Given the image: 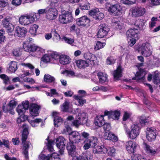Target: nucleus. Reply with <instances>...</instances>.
Segmentation results:
<instances>
[{"mask_svg": "<svg viewBox=\"0 0 160 160\" xmlns=\"http://www.w3.org/2000/svg\"><path fill=\"white\" fill-rule=\"evenodd\" d=\"M23 48L25 51L27 52H39V55H41L44 52V49L42 48L36 46L34 44H32L30 41H25L23 42Z\"/></svg>", "mask_w": 160, "mask_h": 160, "instance_id": "nucleus-1", "label": "nucleus"}, {"mask_svg": "<svg viewBox=\"0 0 160 160\" xmlns=\"http://www.w3.org/2000/svg\"><path fill=\"white\" fill-rule=\"evenodd\" d=\"M12 18L9 16H7L2 21V25L3 27L6 28L7 32L8 33L10 36L13 35L12 33L14 30V26L12 23Z\"/></svg>", "mask_w": 160, "mask_h": 160, "instance_id": "nucleus-2", "label": "nucleus"}, {"mask_svg": "<svg viewBox=\"0 0 160 160\" xmlns=\"http://www.w3.org/2000/svg\"><path fill=\"white\" fill-rule=\"evenodd\" d=\"M58 19L60 23L66 24L72 22L73 18L71 13L65 11L59 15Z\"/></svg>", "mask_w": 160, "mask_h": 160, "instance_id": "nucleus-3", "label": "nucleus"}, {"mask_svg": "<svg viewBox=\"0 0 160 160\" xmlns=\"http://www.w3.org/2000/svg\"><path fill=\"white\" fill-rule=\"evenodd\" d=\"M140 129V128L137 124L132 125L131 127L130 131H128L126 127L125 128L127 134L131 139H135L139 135Z\"/></svg>", "mask_w": 160, "mask_h": 160, "instance_id": "nucleus-4", "label": "nucleus"}, {"mask_svg": "<svg viewBox=\"0 0 160 160\" xmlns=\"http://www.w3.org/2000/svg\"><path fill=\"white\" fill-rule=\"evenodd\" d=\"M34 14L22 15L19 18V22L22 25L26 26L32 23L35 21Z\"/></svg>", "mask_w": 160, "mask_h": 160, "instance_id": "nucleus-5", "label": "nucleus"}, {"mask_svg": "<svg viewBox=\"0 0 160 160\" xmlns=\"http://www.w3.org/2000/svg\"><path fill=\"white\" fill-rule=\"evenodd\" d=\"M16 110L18 114L20 115L19 117L17 119V122L18 126H20L21 124L28 119V116L24 114L25 110L23 108V106L21 105H18L16 108Z\"/></svg>", "mask_w": 160, "mask_h": 160, "instance_id": "nucleus-6", "label": "nucleus"}, {"mask_svg": "<svg viewBox=\"0 0 160 160\" xmlns=\"http://www.w3.org/2000/svg\"><path fill=\"white\" fill-rule=\"evenodd\" d=\"M139 50L142 55L148 57L152 54V48L149 43L146 42L142 44L139 48Z\"/></svg>", "mask_w": 160, "mask_h": 160, "instance_id": "nucleus-7", "label": "nucleus"}, {"mask_svg": "<svg viewBox=\"0 0 160 160\" xmlns=\"http://www.w3.org/2000/svg\"><path fill=\"white\" fill-rule=\"evenodd\" d=\"M87 121V114L84 112L79 113L77 119L72 122V124L78 127L79 125L85 123Z\"/></svg>", "mask_w": 160, "mask_h": 160, "instance_id": "nucleus-8", "label": "nucleus"}, {"mask_svg": "<svg viewBox=\"0 0 160 160\" xmlns=\"http://www.w3.org/2000/svg\"><path fill=\"white\" fill-rule=\"evenodd\" d=\"M132 16L138 17L143 16L146 12L145 8L143 7H136L131 9Z\"/></svg>", "mask_w": 160, "mask_h": 160, "instance_id": "nucleus-9", "label": "nucleus"}, {"mask_svg": "<svg viewBox=\"0 0 160 160\" xmlns=\"http://www.w3.org/2000/svg\"><path fill=\"white\" fill-rule=\"evenodd\" d=\"M109 31V28L108 26L105 24L100 25L98 28V37L100 38H103L107 35Z\"/></svg>", "mask_w": 160, "mask_h": 160, "instance_id": "nucleus-10", "label": "nucleus"}, {"mask_svg": "<svg viewBox=\"0 0 160 160\" xmlns=\"http://www.w3.org/2000/svg\"><path fill=\"white\" fill-rule=\"evenodd\" d=\"M57 7H52L48 9L46 18L49 20L55 19L57 17L58 11L56 9Z\"/></svg>", "mask_w": 160, "mask_h": 160, "instance_id": "nucleus-11", "label": "nucleus"}, {"mask_svg": "<svg viewBox=\"0 0 160 160\" xmlns=\"http://www.w3.org/2000/svg\"><path fill=\"white\" fill-rule=\"evenodd\" d=\"M146 138L150 142L154 141L156 137V129L153 128L148 127L146 129Z\"/></svg>", "mask_w": 160, "mask_h": 160, "instance_id": "nucleus-12", "label": "nucleus"}, {"mask_svg": "<svg viewBox=\"0 0 160 160\" xmlns=\"http://www.w3.org/2000/svg\"><path fill=\"white\" fill-rule=\"evenodd\" d=\"M89 14L96 20H101L104 17V14L96 8L89 11Z\"/></svg>", "mask_w": 160, "mask_h": 160, "instance_id": "nucleus-13", "label": "nucleus"}, {"mask_svg": "<svg viewBox=\"0 0 160 160\" xmlns=\"http://www.w3.org/2000/svg\"><path fill=\"white\" fill-rule=\"evenodd\" d=\"M66 143V140L62 137H59L56 139V144L57 148L60 149L59 151L61 154H63V150L65 148Z\"/></svg>", "mask_w": 160, "mask_h": 160, "instance_id": "nucleus-14", "label": "nucleus"}, {"mask_svg": "<svg viewBox=\"0 0 160 160\" xmlns=\"http://www.w3.org/2000/svg\"><path fill=\"white\" fill-rule=\"evenodd\" d=\"M138 30L135 28H130L126 32V36L130 40H136L138 39Z\"/></svg>", "mask_w": 160, "mask_h": 160, "instance_id": "nucleus-15", "label": "nucleus"}, {"mask_svg": "<svg viewBox=\"0 0 160 160\" xmlns=\"http://www.w3.org/2000/svg\"><path fill=\"white\" fill-rule=\"evenodd\" d=\"M108 10L109 12L114 13L115 14L117 15H121L122 12V7L118 4L111 5L109 7Z\"/></svg>", "mask_w": 160, "mask_h": 160, "instance_id": "nucleus-16", "label": "nucleus"}, {"mask_svg": "<svg viewBox=\"0 0 160 160\" xmlns=\"http://www.w3.org/2000/svg\"><path fill=\"white\" fill-rule=\"evenodd\" d=\"M90 20L86 16H84L77 19L76 23L78 26L85 27L89 26Z\"/></svg>", "mask_w": 160, "mask_h": 160, "instance_id": "nucleus-17", "label": "nucleus"}, {"mask_svg": "<svg viewBox=\"0 0 160 160\" xmlns=\"http://www.w3.org/2000/svg\"><path fill=\"white\" fill-rule=\"evenodd\" d=\"M70 140L71 142L78 144L80 142L81 136L79 133L76 131H73L69 133Z\"/></svg>", "mask_w": 160, "mask_h": 160, "instance_id": "nucleus-18", "label": "nucleus"}, {"mask_svg": "<svg viewBox=\"0 0 160 160\" xmlns=\"http://www.w3.org/2000/svg\"><path fill=\"white\" fill-rule=\"evenodd\" d=\"M83 56L88 64L93 65L95 64L97 58L94 55L90 53H87L84 54Z\"/></svg>", "mask_w": 160, "mask_h": 160, "instance_id": "nucleus-19", "label": "nucleus"}, {"mask_svg": "<svg viewBox=\"0 0 160 160\" xmlns=\"http://www.w3.org/2000/svg\"><path fill=\"white\" fill-rule=\"evenodd\" d=\"M137 144L136 142L129 141L126 143V147L128 153H133L136 149Z\"/></svg>", "mask_w": 160, "mask_h": 160, "instance_id": "nucleus-20", "label": "nucleus"}, {"mask_svg": "<svg viewBox=\"0 0 160 160\" xmlns=\"http://www.w3.org/2000/svg\"><path fill=\"white\" fill-rule=\"evenodd\" d=\"M52 115L54 118V124L55 127H58L63 123V120L58 116V113L56 112H53Z\"/></svg>", "mask_w": 160, "mask_h": 160, "instance_id": "nucleus-21", "label": "nucleus"}, {"mask_svg": "<svg viewBox=\"0 0 160 160\" xmlns=\"http://www.w3.org/2000/svg\"><path fill=\"white\" fill-rule=\"evenodd\" d=\"M105 115H108L109 118H112L114 119L118 120L120 116V112L119 111H105L104 112Z\"/></svg>", "mask_w": 160, "mask_h": 160, "instance_id": "nucleus-22", "label": "nucleus"}, {"mask_svg": "<svg viewBox=\"0 0 160 160\" xmlns=\"http://www.w3.org/2000/svg\"><path fill=\"white\" fill-rule=\"evenodd\" d=\"M143 147L146 152L151 155H154L157 153V149H154L147 143H143Z\"/></svg>", "mask_w": 160, "mask_h": 160, "instance_id": "nucleus-23", "label": "nucleus"}, {"mask_svg": "<svg viewBox=\"0 0 160 160\" xmlns=\"http://www.w3.org/2000/svg\"><path fill=\"white\" fill-rule=\"evenodd\" d=\"M40 108V107L37 104H32L29 108L30 113L32 116L34 117L38 116L39 114L38 110Z\"/></svg>", "mask_w": 160, "mask_h": 160, "instance_id": "nucleus-24", "label": "nucleus"}, {"mask_svg": "<svg viewBox=\"0 0 160 160\" xmlns=\"http://www.w3.org/2000/svg\"><path fill=\"white\" fill-rule=\"evenodd\" d=\"M27 32V29L24 27H17L16 28L15 34L18 37H24Z\"/></svg>", "mask_w": 160, "mask_h": 160, "instance_id": "nucleus-25", "label": "nucleus"}, {"mask_svg": "<svg viewBox=\"0 0 160 160\" xmlns=\"http://www.w3.org/2000/svg\"><path fill=\"white\" fill-rule=\"evenodd\" d=\"M73 143L74 142L70 141L67 143V146L68 153L71 156L74 155V153L76 148V146L74 145Z\"/></svg>", "mask_w": 160, "mask_h": 160, "instance_id": "nucleus-26", "label": "nucleus"}, {"mask_svg": "<svg viewBox=\"0 0 160 160\" xmlns=\"http://www.w3.org/2000/svg\"><path fill=\"white\" fill-rule=\"evenodd\" d=\"M20 126V127L21 126L23 129L22 134V142L23 143L24 142H26V140L27 139L28 134V128L27 126L24 123H23L22 126L21 125Z\"/></svg>", "mask_w": 160, "mask_h": 160, "instance_id": "nucleus-27", "label": "nucleus"}, {"mask_svg": "<svg viewBox=\"0 0 160 160\" xmlns=\"http://www.w3.org/2000/svg\"><path fill=\"white\" fill-rule=\"evenodd\" d=\"M71 60L69 57L65 55H61L59 57V62L61 64L63 65L69 63L71 62Z\"/></svg>", "mask_w": 160, "mask_h": 160, "instance_id": "nucleus-28", "label": "nucleus"}, {"mask_svg": "<svg viewBox=\"0 0 160 160\" xmlns=\"http://www.w3.org/2000/svg\"><path fill=\"white\" fill-rule=\"evenodd\" d=\"M23 145V153L26 158H28V150L31 143L29 141H27L22 143Z\"/></svg>", "mask_w": 160, "mask_h": 160, "instance_id": "nucleus-29", "label": "nucleus"}, {"mask_svg": "<svg viewBox=\"0 0 160 160\" xmlns=\"http://www.w3.org/2000/svg\"><path fill=\"white\" fill-rule=\"evenodd\" d=\"M122 72L121 67L119 66L117 68L116 70L114 71L113 73L114 79L115 80L119 79L120 78L122 77Z\"/></svg>", "mask_w": 160, "mask_h": 160, "instance_id": "nucleus-30", "label": "nucleus"}, {"mask_svg": "<svg viewBox=\"0 0 160 160\" xmlns=\"http://www.w3.org/2000/svg\"><path fill=\"white\" fill-rule=\"evenodd\" d=\"M94 123L96 125L101 127L105 123L103 116L99 115L97 116L95 118Z\"/></svg>", "mask_w": 160, "mask_h": 160, "instance_id": "nucleus-31", "label": "nucleus"}, {"mask_svg": "<svg viewBox=\"0 0 160 160\" xmlns=\"http://www.w3.org/2000/svg\"><path fill=\"white\" fill-rule=\"evenodd\" d=\"M18 69L17 62L12 61L9 63L8 72L10 73L15 72Z\"/></svg>", "mask_w": 160, "mask_h": 160, "instance_id": "nucleus-32", "label": "nucleus"}, {"mask_svg": "<svg viewBox=\"0 0 160 160\" xmlns=\"http://www.w3.org/2000/svg\"><path fill=\"white\" fill-rule=\"evenodd\" d=\"M98 138L92 136L89 138L87 139L88 142L91 146V147L93 148L96 147L98 144Z\"/></svg>", "mask_w": 160, "mask_h": 160, "instance_id": "nucleus-33", "label": "nucleus"}, {"mask_svg": "<svg viewBox=\"0 0 160 160\" xmlns=\"http://www.w3.org/2000/svg\"><path fill=\"white\" fill-rule=\"evenodd\" d=\"M80 160H91L92 158V155L88 152L83 153L80 156Z\"/></svg>", "mask_w": 160, "mask_h": 160, "instance_id": "nucleus-34", "label": "nucleus"}, {"mask_svg": "<svg viewBox=\"0 0 160 160\" xmlns=\"http://www.w3.org/2000/svg\"><path fill=\"white\" fill-rule=\"evenodd\" d=\"M77 66L80 68H84L88 66V63L86 61L79 60L76 62Z\"/></svg>", "mask_w": 160, "mask_h": 160, "instance_id": "nucleus-35", "label": "nucleus"}, {"mask_svg": "<svg viewBox=\"0 0 160 160\" xmlns=\"http://www.w3.org/2000/svg\"><path fill=\"white\" fill-rule=\"evenodd\" d=\"M98 76L100 82L101 83H104L107 80L106 74H103L102 72H99L98 73Z\"/></svg>", "mask_w": 160, "mask_h": 160, "instance_id": "nucleus-36", "label": "nucleus"}, {"mask_svg": "<svg viewBox=\"0 0 160 160\" xmlns=\"http://www.w3.org/2000/svg\"><path fill=\"white\" fill-rule=\"evenodd\" d=\"M44 79L45 82L48 83L54 82L55 80L53 77L48 74L44 75Z\"/></svg>", "mask_w": 160, "mask_h": 160, "instance_id": "nucleus-37", "label": "nucleus"}, {"mask_svg": "<svg viewBox=\"0 0 160 160\" xmlns=\"http://www.w3.org/2000/svg\"><path fill=\"white\" fill-rule=\"evenodd\" d=\"M47 142V146L48 150L50 152H52L53 150V144H54V141L52 140H49V137L46 139Z\"/></svg>", "mask_w": 160, "mask_h": 160, "instance_id": "nucleus-38", "label": "nucleus"}, {"mask_svg": "<svg viewBox=\"0 0 160 160\" xmlns=\"http://www.w3.org/2000/svg\"><path fill=\"white\" fill-rule=\"evenodd\" d=\"M144 74L141 71L137 72L135 74V77L132 78L133 80H143L144 78Z\"/></svg>", "mask_w": 160, "mask_h": 160, "instance_id": "nucleus-39", "label": "nucleus"}, {"mask_svg": "<svg viewBox=\"0 0 160 160\" xmlns=\"http://www.w3.org/2000/svg\"><path fill=\"white\" fill-rule=\"evenodd\" d=\"M69 102L66 100L62 104V105L61 106V108L62 110L65 112H68L69 107Z\"/></svg>", "mask_w": 160, "mask_h": 160, "instance_id": "nucleus-40", "label": "nucleus"}, {"mask_svg": "<svg viewBox=\"0 0 160 160\" xmlns=\"http://www.w3.org/2000/svg\"><path fill=\"white\" fill-rule=\"evenodd\" d=\"M75 98L78 100L80 106H82L84 103H86V100L85 99H83L80 96H74Z\"/></svg>", "mask_w": 160, "mask_h": 160, "instance_id": "nucleus-41", "label": "nucleus"}, {"mask_svg": "<svg viewBox=\"0 0 160 160\" xmlns=\"http://www.w3.org/2000/svg\"><path fill=\"white\" fill-rule=\"evenodd\" d=\"M38 27V26L37 24H35L32 25L30 29V33L32 35H36Z\"/></svg>", "mask_w": 160, "mask_h": 160, "instance_id": "nucleus-42", "label": "nucleus"}, {"mask_svg": "<svg viewBox=\"0 0 160 160\" xmlns=\"http://www.w3.org/2000/svg\"><path fill=\"white\" fill-rule=\"evenodd\" d=\"M105 45V42H102L100 41H98L94 47V49L96 50H98L103 48Z\"/></svg>", "mask_w": 160, "mask_h": 160, "instance_id": "nucleus-43", "label": "nucleus"}, {"mask_svg": "<svg viewBox=\"0 0 160 160\" xmlns=\"http://www.w3.org/2000/svg\"><path fill=\"white\" fill-rule=\"evenodd\" d=\"M115 151V149L113 147H108L107 153L110 156H114Z\"/></svg>", "mask_w": 160, "mask_h": 160, "instance_id": "nucleus-44", "label": "nucleus"}, {"mask_svg": "<svg viewBox=\"0 0 160 160\" xmlns=\"http://www.w3.org/2000/svg\"><path fill=\"white\" fill-rule=\"evenodd\" d=\"M113 26L117 29L121 30L124 28L123 24L120 22H118L114 23Z\"/></svg>", "mask_w": 160, "mask_h": 160, "instance_id": "nucleus-45", "label": "nucleus"}, {"mask_svg": "<svg viewBox=\"0 0 160 160\" xmlns=\"http://www.w3.org/2000/svg\"><path fill=\"white\" fill-rule=\"evenodd\" d=\"M93 152L94 153H98L102 152V147L98 145L96 147H94L92 149Z\"/></svg>", "mask_w": 160, "mask_h": 160, "instance_id": "nucleus-46", "label": "nucleus"}, {"mask_svg": "<svg viewBox=\"0 0 160 160\" xmlns=\"http://www.w3.org/2000/svg\"><path fill=\"white\" fill-rule=\"evenodd\" d=\"M51 2V6L52 7H58L59 2L58 0H49Z\"/></svg>", "mask_w": 160, "mask_h": 160, "instance_id": "nucleus-47", "label": "nucleus"}, {"mask_svg": "<svg viewBox=\"0 0 160 160\" xmlns=\"http://www.w3.org/2000/svg\"><path fill=\"white\" fill-rule=\"evenodd\" d=\"M115 60L112 56L109 57L107 58L106 60V63L107 64L111 65L114 63Z\"/></svg>", "mask_w": 160, "mask_h": 160, "instance_id": "nucleus-48", "label": "nucleus"}, {"mask_svg": "<svg viewBox=\"0 0 160 160\" xmlns=\"http://www.w3.org/2000/svg\"><path fill=\"white\" fill-rule=\"evenodd\" d=\"M52 33L53 35V39L55 40H58L60 39V36L59 34L57 32L55 29H54L52 31Z\"/></svg>", "mask_w": 160, "mask_h": 160, "instance_id": "nucleus-49", "label": "nucleus"}, {"mask_svg": "<svg viewBox=\"0 0 160 160\" xmlns=\"http://www.w3.org/2000/svg\"><path fill=\"white\" fill-rule=\"evenodd\" d=\"M51 155H46L44 154H41L39 156L40 160H50Z\"/></svg>", "mask_w": 160, "mask_h": 160, "instance_id": "nucleus-50", "label": "nucleus"}, {"mask_svg": "<svg viewBox=\"0 0 160 160\" xmlns=\"http://www.w3.org/2000/svg\"><path fill=\"white\" fill-rule=\"evenodd\" d=\"M153 82L154 83L156 84H158L160 82V79L158 74H155L153 76Z\"/></svg>", "mask_w": 160, "mask_h": 160, "instance_id": "nucleus-51", "label": "nucleus"}, {"mask_svg": "<svg viewBox=\"0 0 160 160\" xmlns=\"http://www.w3.org/2000/svg\"><path fill=\"white\" fill-rule=\"evenodd\" d=\"M158 18H157L152 17L151 19V21L149 24L150 27L153 28L154 27L156 24V22Z\"/></svg>", "mask_w": 160, "mask_h": 160, "instance_id": "nucleus-52", "label": "nucleus"}, {"mask_svg": "<svg viewBox=\"0 0 160 160\" xmlns=\"http://www.w3.org/2000/svg\"><path fill=\"white\" fill-rule=\"evenodd\" d=\"M149 3L152 6L160 5V0H149Z\"/></svg>", "mask_w": 160, "mask_h": 160, "instance_id": "nucleus-53", "label": "nucleus"}, {"mask_svg": "<svg viewBox=\"0 0 160 160\" xmlns=\"http://www.w3.org/2000/svg\"><path fill=\"white\" fill-rule=\"evenodd\" d=\"M17 104V102L13 100H12L10 101L8 104V106L9 107V108L13 109L14 107H15Z\"/></svg>", "mask_w": 160, "mask_h": 160, "instance_id": "nucleus-54", "label": "nucleus"}, {"mask_svg": "<svg viewBox=\"0 0 160 160\" xmlns=\"http://www.w3.org/2000/svg\"><path fill=\"white\" fill-rule=\"evenodd\" d=\"M5 32L3 29L0 30V40H4L7 39L6 36H5Z\"/></svg>", "mask_w": 160, "mask_h": 160, "instance_id": "nucleus-55", "label": "nucleus"}, {"mask_svg": "<svg viewBox=\"0 0 160 160\" xmlns=\"http://www.w3.org/2000/svg\"><path fill=\"white\" fill-rule=\"evenodd\" d=\"M90 8V4L89 3L85 4L80 6V9L82 10H87Z\"/></svg>", "mask_w": 160, "mask_h": 160, "instance_id": "nucleus-56", "label": "nucleus"}, {"mask_svg": "<svg viewBox=\"0 0 160 160\" xmlns=\"http://www.w3.org/2000/svg\"><path fill=\"white\" fill-rule=\"evenodd\" d=\"M103 125V128L105 131H107L108 132L111 129V127L109 123H105Z\"/></svg>", "mask_w": 160, "mask_h": 160, "instance_id": "nucleus-57", "label": "nucleus"}, {"mask_svg": "<svg viewBox=\"0 0 160 160\" xmlns=\"http://www.w3.org/2000/svg\"><path fill=\"white\" fill-rule=\"evenodd\" d=\"M0 78L3 79L4 82L6 84L9 81V79L8 77L4 74L0 75Z\"/></svg>", "mask_w": 160, "mask_h": 160, "instance_id": "nucleus-58", "label": "nucleus"}, {"mask_svg": "<svg viewBox=\"0 0 160 160\" xmlns=\"http://www.w3.org/2000/svg\"><path fill=\"white\" fill-rule=\"evenodd\" d=\"M52 160H60V158L58 154L56 153H53L51 155Z\"/></svg>", "mask_w": 160, "mask_h": 160, "instance_id": "nucleus-59", "label": "nucleus"}, {"mask_svg": "<svg viewBox=\"0 0 160 160\" xmlns=\"http://www.w3.org/2000/svg\"><path fill=\"white\" fill-rule=\"evenodd\" d=\"M112 133L110 132H105L103 135V137L105 139L110 140L111 139V136L112 135Z\"/></svg>", "mask_w": 160, "mask_h": 160, "instance_id": "nucleus-60", "label": "nucleus"}, {"mask_svg": "<svg viewBox=\"0 0 160 160\" xmlns=\"http://www.w3.org/2000/svg\"><path fill=\"white\" fill-rule=\"evenodd\" d=\"M121 3L128 5H132L135 3V2L130 1L129 0H120Z\"/></svg>", "mask_w": 160, "mask_h": 160, "instance_id": "nucleus-61", "label": "nucleus"}, {"mask_svg": "<svg viewBox=\"0 0 160 160\" xmlns=\"http://www.w3.org/2000/svg\"><path fill=\"white\" fill-rule=\"evenodd\" d=\"M8 0H0V7L3 8L8 5Z\"/></svg>", "mask_w": 160, "mask_h": 160, "instance_id": "nucleus-62", "label": "nucleus"}, {"mask_svg": "<svg viewBox=\"0 0 160 160\" xmlns=\"http://www.w3.org/2000/svg\"><path fill=\"white\" fill-rule=\"evenodd\" d=\"M84 142L85 144L83 146L84 149L85 150H88L91 147V146L88 142V141H87L86 140H85Z\"/></svg>", "mask_w": 160, "mask_h": 160, "instance_id": "nucleus-63", "label": "nucleus"}, {"mask_svg": "<svg viewBox=\"0 0 160 160\" xmlns=\"http://www.w3.org/2000/svg\"><path fill=\"white\" fill-rule=\"evenodd\" d=\"M132 160H146V159L142 158L140 155H137L133 157Z\"/></svg>", "mask_w": 160, "mask_h": 160, "instance_id": "nucleus-64", "label": "nucleus"}]
</instances>
